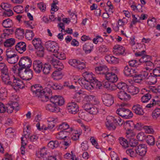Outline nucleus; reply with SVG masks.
<instances>
[{"instance_id": "nucleus-11", "label": "nucleus", "mask_w": 160, "mask_h": 160, "mask_svg": "<svg viewBox=\"0 0 160 160\" xmlns=\"http://www.w3.org/2000/svg\"><path fill=\"white\" fill-rule=\"evenodd\" d=\"M117 96L121 100L125 102L129 101L131 98L130 95L128 94L124 91H121L118 92L117 94Z\"/></svg>"}, {"instance_id": "nucleus-45", "label": "nucleus", "mask_w": 160, "mask_h": 160, "mask_svg": "<svg viewBox=\"0 0 160 160\" xmlns=\"http://www.w3.org/2000/svg\"><path fill=\"white\" fill-rule=\"evenodd\" d=\"M34 34L32 31L28 29L26 30L25 36L26 38L28 40H31L34 36Z\"/></svg>"}, {"instance_id": "nucleus-14", "label": "nucleus", "mask_w": 160, "mask_h": 160, "mask_svg": "<svg viewBox=\"0 0 160 160\" xmlns=\"http://www.w3.org/2000/svg\"><path fill=\"white\" fill-rule=\"evenodd\" d=\"M137 69H134L129 67L128 65L126 66L123 70L124 75L127 77H132L134 76L135 73L137 71Z\"/></svg>"}, {"instance_id": "nucleus-8", "label": "nucleus", "mask_w": 160, "mask_h": 160, "mask_svg": "<svg viewBox=\"0 0 160 160\" xmlns=\"http://www.w3.org/2000/svg\"><path fill=\"white\" fill-rule=\"evenodd\" d=\"M102 101L104 104L108 107L111 106L114 102L113 97L111 95L106 94L104 95Z\"/></svg>"}, {"instance_id": "nucleus-46", "label": "nucleus", "mask_w": 160, "mask_h": 160, "mask_svg": "<svg viewBox=\"0 0 160 160\" xmlns=\"http://www.w3.org/2000/svg\"><path fill=\"white\" fill-rule=\"evenodd\" d=\"M151 98V95L149 92L144 95L141 98V100L143 103L148 102Z\"/></svg>"}, {"instance_id": "nucleus-21", "label": "nucleus", "mask_w": 160, "mask_h": 160, "mask_svg": "<svg viewBox=\"0 0 160 160\" xmlns=\"http://www.w3.org/2000/svg\"><path fill=\"white\" fill-rule=\"evenodd\" d=\"M37 156L39 158H42L44 160H47V153L44 147L41 149L40 150L36 153Z\"/></svg>"}, {"instance_id": "nucleus-33", "label": "nucleus", "mask_w": 160, "mask_h": 160, "mask_svg": "<svg viewBox=\"0 0 160 160\" xmlns=\"http://www.w3.org/2000/svg\"><path fill=\"white\" fill-rule=\"evenodd\" d=\"M15 42V39L11 38L6 39L4 42V44L5 47H11L14 44Z\"/></svg>"}, {"instance_id": "nucleus-5", "label": "nucleus", "mask_w": 160, "mask_h": 160, "mask_svg": "<svg viewBox=\"0 0 160 160\" xmlns=\"http://www.w3.org/2000/svg\"><path fill=\"white\" fill-rule=\"evenodd\" d=\"M6 59L8 63L14 64L18 62L19 57L13 50L8 49L6 50Z\"/></svg>"}, {"instance_id": "nucleus-50", "label": "nucleus", "mask_w": 160, "mask_h": 160, "mask_svg": "<svg viewBox=\"0 0 160 160\" xmlns=\"http://www.w3.org/2000/svg\"><path fill=\"white\" fill-rule=\"evenodd\" d=\"M135 75L133 76L132 77L134 78L135 82H141L142 80V78L141 74L138 73V70L137 69L136 72L135 73Z\"/></svg>"}, {"instance_id": "nucleus-27", "label": "nucleus", "mask_w": 160, "mask_h": 160, "mask_svg": "<svg viewBox=\"0 0 160 160\" xmlns=\"http://www.w3.org/2000/svg\"><path fill=\"white\" fill-rule=\"evenodd\" d=\"M124 127L126 131L132 130L134 129V123L132 121H127L124 122Z\"/></svg>"}, {"instance_id": "nucleus-47", "label": "nucleus", "mask_w": 160, "mask_h": 160, "mask_svg": "<svg viewBox=\"0 0 160 160\" xmlns=\"http://www.w3.org/2000/svg\"><path fill=\"white\" fill-rule=\"evenodd\" d=\"M92 86L93 88H100L102 86L101 82L98 81L96 79L95 80L93 81V82H92Z\"/></svg>"}, {"instance_id": "nucleus-54", "label": "nucleus", "mask_w": 160, "mask_h": 160, "mask_svg": "<svg viewBox=\"0 0 160 160\" xmlns=\"http://www.w3.org/2000/svg\"><path fill=\"white\" fill-rule=\"evenodd\" d=\"M54 42L51 41H48L45 42V46L49 52L50 51L52 46H53Z\"/></svg>"}, {"instance_id": "nucleus-49", "label": "nucleus", "mask_w": 160, "mask_h": 160, "mask_svg": "<svg viewBox=\"0 0 160 160\" xmlns=\"http://www.w3.org/2000/svg\"><path fill=\"white\" fill-rule=\"evenodd\" d=\"M128 87V85L126 83L122 82L118 83L117 85V88L121 89L122 91H124L125 90L127 89Z\"/></svg>"}, {"instance_id": "nucleus-62", "label": "nucleus", "mask_w": 160, "mask_h": 160, "mask_svg": "<svg viewBox=\"0 0 160 160\" xmlns=\"http://www.w3.org/2000/svg\"><path fill=\"white\" fill-rule=\"evenodd\" d=\"M149 73L147 71H142L141 72V76L142 78L143 79H148V78L149 76Z\"/></svg>"}, {"instance_id": "nucleus-39", "label": "nucleus", "mask_w": 160, "mask_h": 160, "mask_svg": "<svg viewBox=\"0 0 160 160\" xmlns=\"http://www.w3.org/2000/svg\"><path fill=\"white\" fill-rule=\"evenodd\" d=\"M15 28L11 29H6L3 30V33H2L3 35L2 36L5 37L6 38H8V36L10 34H12L14 32Z\"/></svg>"}, {"instance_id": "nucleus-56", "label": "nucleus", "mask_w": 160, "mask_h": 160, "mask_svg": "<svg viewBox=\"0 0 160 160\" xmlns=\"http://www.w3.org/2000/svg\"><path fill=\"white\" fill-rule=\"evenodd\" d=\"M113 122L115 123H117L119 126H122L124 123L123 120L121 119L118 116H115L114 118Z\"/></svg>"}, {"instance_id": "nucleus-22", "label": "nucleus", "mask_w": 160, "mask_h": 160, "mask_svg": "<svg viewBox=\"0 0 160 160\" xmlns=\"http://www.w3.org/2000/svg\"><path fill=\"white\" fill-rule=\"evenodd\" d=\"M132 109L136 114L139 115H142L144 113L142 108L139 104L134 105L132 107Z\"/></svg>"}, {"instance_id": "nucleus-57", "label": "nucleus", "mask_w": 160, "mask_h": 160, "mask_svg": "<svg viewBox=\"0 0 160 160\" xmlns=\"http://www.w3.org/2000/svg\"><path fill=\"white\" fill-rule=\"evenodd\" d=\"M13 10L17 13H22L23 10V7L21 5H18L13 8Z\"/></svg>"}, {"instance_id": "nucleus-1", "label": "nucleus", "mask_w": 160, "mask_h": 160, "mask_svg": "<svg viewBox=\"0 0 160 160\" xmlns=\"http://www.w3.org/2000/svg\"><path fill=\"white\" fill-rule=\"evenodd\" d=\"M31 90L33 96L40 98L42 101L46 102L48 100L49 96L48 94H50L51 92L50 90H49V93L48 92H45L44 90L41 89L39 84H35L31 86Z\"/></svg>"}, {"instance_id": "nucleus-4", "label": "nucleus", "mask_w": 160, "mask_h": 160, "mask_svg": "<svg viewBox=\"0 0 160 160\" xmlns=\"http://www.w3.org/2000/svg\"><path fill=\"white\" fill-rule=\"evenodd\" d=\"M127 104L123 103L121 104L122 107L118 109L116 112L119 116L126 119L132 118L133 115L132 112L129 109L124 107Z\"/></svg>"}, {"instance_id": "nucleus-6", "label": "nucleus", "mask_w": 160, "mask_h": 160, "mask_svg": "<svg viewBox=\"0 0 160 160\" xmlns=\"http://www.w3.org/2000/svg\"><path fill=\"white\" fill-rule=\"evenodd\" d=\"M32 64V61L30 58L28 56L22 57L18 62L19 67L18 69L30 68Z\"/></svg>"}, {"instance_id": "nucleus-20", "label": "nucleus", "mask_w": 160, "mask_h": 160, "mask_svg": "<svg viewBox=\"0 0 160 160\" xmlns=\"http://www.w3.org/2000/svg\"><path fill=\"white\" fill-rule=\"evenodd\" d=\"M105 59L109 63L114 64L118 63L119 59L118 58H116L112 55H109L105 57Z\"/></svg>"}, {"instance_id": "nucleus-3", "label": "nucleus", "mask_w": 160, "mask_h": 160, "mask_svg": "<svg viewBox=\"0 0 160 160\" xmlns=\"http://www.w3.org/2000/svg\"><path fill=\"white\" fill-rule=\"evenodd\" d=\"M18 74L23 80H29L33 77L32 71L30 68L18 69Z\"/></svg>"}, {"instance_id": "nucleus-34", "label": "nucleus", "mask_w": 160, "mask_h": 160, "mask_svg": "<svg viewBox=\"0 0 160 160\" xmlns=\"http://www.w3.org/2000/svg\"><path fill=\"white\" fill-rule=\"evenodd\" d=\"M119 140L120 144L123 148H126L129 147L128 141L127 140L122 137H120L119 138Z\"/></svg>"}, {"instance_id": "nucleus-63", "label": "nucleus", "mask_w": 160, "mask_h": 160, "mask_svg": "<svg viewBox=\"0 0 160 160\" xmlns=\"http://www.w3.org/2000/svg\"><path fill=\"white\" fill-rule=\"evenodd\" d=\"M54 44H53V46H52L50 52L53 53L57 52L59 49V47L56 42H54Z\"/></svg>"}, {"instance_id": "nucleus-40", "label": "nucleus", "mask_w": 160, "mask_h": 160, "mask_svg": "<svg viewBox=\"0 0 160 160\" xmlns=\"http://www.w3.org/2000/svg\"><path fill=\"white\" fill-rule=\"evenodd\" d=\"M69 125L67 123L64 122L59 125L58 130H61V131L67 130V131H68L69 129L71 128H69Z\"/></svg>"}, {"instance_id": "nucleus-28", "label": "nucleus", "mask_w": 160, "mask_h": 160, "mask_svg": "<svg viewBox=\"0 0 160 160\" xmlns=\"http://www.w3.org/2000/svg\"><path fill=\"white\" fill-rule=\"evenodd\" d=\"M127 89L128 92L133 95L137 94L139 92L138 88L132 85L128 87Z\"/></svg>"}, {"instance_id": "nucleus-26", "label": "nucleus", "mask_w": 160, "mask_h": 160, "mask_svg": "<svg viewBox=\"0 0 160 160\" xmlns=\"http://www.w3.org/2000/svg\"><path fill=\"white\" fill-rule=\"evenodd\" d=\"M46 109L49 111L57 113L59 111V108L55 107L54 104L52 105L51 104H48L46 105Z\"/></svg>"}, {"instance_id": "nucleus-12", "label": "nucleus", "mask_w": 160, "mask_h": 160, "mask_svg": "<svg viewBox=\"0 0 160 160\" xmlns=\"http://www.w3.org/2000/svg\"><path fill=\"white\" fill-rule=\"evenodd\" d=\"M32 66L35 71L39 73L41 72L42 69L43 64L41 61L36 60L33 62Z\"/></svg>"}, {"instance_id": "nucleus-9", "label": "nucleus", "mask_w": 160, "mask_h": 160, "mask_svg": "<svg viewBox=\"0 0 160 160\" xmlns=\"http://www.w3.org/2000/svg\"><path fill=\"white\" fill-rule=\"evenodd\" d=\"M83 76L84 78H80L79 79V83L80 81H87L89 82H92L93 81L96 79L94 76L91 73H89V72H86L83 73Z\"/></svg>"}, {"instance_id": "nucleus-43", "label": "nucleus", "mask_w": 160, "mask_h": 160, "mask_svg": "<svg viewBox=\"0 0 160 160\" xmlns=\"http://www.w3.org/2000/svg\"><path fill=\"white\" fill-rule=\"evenodd\" d=\"M42 71L45 74H48L49 73L51 69V65L49 64H45L43 65Z\"/></svg>"}, {"instance_id": "nucleus-10", "label": "nucleus", "mask_w": 160, "mask_h": 160, "mask_svg": "<svg viewBox=\"0 0 160 160\" xmlns=\"http://www.w3.org/2000/svg\"><path fill=\"white\" fill-rule=\"evenodd\" d=\"M67 109L68 112L72 114H75L79 111L78 105L74 102L68 103Z\"/></svg>"}, {"instance_id": "nucleus-29", "label": "nucleus", "mask_w": 160, "mask_h": 160, "mask_svg": "<svg viewBox=\"0 0 160 160\" xmlns=\"http://www.w3.org/2000/svg\"><path fill=\"white\" fill-rule=\"evenodd\" d=\"M3 27L5 28H9L13 26V23L12 20L10 18L4 20L2 23Z\"/></svg>"}, {"instance_id": "nucleus-44", "label": "nucleus", "mask_w": 160, "mask_h": 160, "mask_svg": "<svg viewBox=\"0 0 160 160\" xmlns=\"http://www.w3.org/2000/svg\"><path fill=\"white\" fill-rule=\"evenodd\" d=\"M48 145L50 148L53 149L59 146V143L57 141H52L49 142Z\"/></svg>"}, {"instance_id": "nucleus-41", "label": "nucleus", "mask_w": 160, "mask_h": 160, "mask_svg": "<svg viewBox=\"0 0 160 160\" xmlns=\"http://www.w3.org/2000/svg\"><path fill=\"white\" fill-rule=\"evenodd\" d=\"M126 137L128 140L134 138L136 135V133L132 130H127L126 132Z\"/></svg>"}, {"instance_id": "nucleus-24", "label": "nucleus", "mask_w": 160, "mask_h": 160, "mask_svg": "<svg viewBox=\"0 0 160 160\" xmlns=\"http://www.w3.org/2000/svg\"><path fill=\"white\" fill-rule=\"evenodd\" d=\"M61 71L56 70L52 73V77L54 80H58L62 78L63 75Z\"/></svg>"}, {"instance_id": "nucleus-2", "label": "nucleus", "mask_w": 160, "mask_h": 160, "mask_svg": "<svg viewBox=\"0 0 160 160\" xmlns=\"http://www.w3.org/2000/svg\"><path fill=\"white\" fill-rule=\"evenodd\" d=\"M1 77L2 81L7 84H11L12 83L10 81V78L8 69L4 63H0Z\"/></svg>"}, {"instance_id": "nucleus-36", "label": "nucleus", "mask_w": 160, "mask_h": 160, "mask_svg": "<svg viewBox=\"0 0 160 160\" xmlns=\"http://www.w3.org/2000/svg\"><path fill=\"white\" fill-rule=\"evenodd\" d=\"M36 49H37L36 52L37 55L40 57H43L45 53L44 48L42 46Z\"/></svg>"}, {"instance_id": "nucleus-37", "label": "nucleus", "mask_w": 160, "mask_h": 160, "mask_svg": "<svg viewBox=\"0 0 160 160\" xmlns=\"http://www.w3.org/2000/svg\"><path fill=\"white\" fill-rule=\"evenodd\" d=\"M157 77L153 75L152 73H150L149 76L148 78L149 83L150 85L154 84L157 82Z\"/></svg>"}, {"instance_id": "nucleus-30", "label": "nucleus", "mask_w": 160, "mask_h": 160, "mask_svg": "<svg viewBox=\"0 0 160 160\" xmlns=\"http://www.w3.org/2000/svg\"><path fill=\"white\" fill-rule=\"evenodd\" d=\"M112 82L110 83L109 82H106L104 85V87L110 90H114L117 89V86H116L114 83Z\"/></svg>"}, {"instance_id": "nucleus-7", "label": "nucleus", "mask_w": 160, "mask_h": 160, "mask_svg": "<svg viewBox=\"0 0 160 160\" xmlns=\"http://www.w3.org/2000/svg\"><path fill=\"white\" fill-rule=\"evenodd\" d=\"M49 61L57 70H61L64 68L62 63L55 58H49Z\"/></svg>"}, {"instance_id": "nucleus-17", "label": "nucleus", "mask_w": 160, "mask_h": 160, "mask_svg": "<svg viewBox=\"0 0 160 160\" xmlns=\"http://www.w3.org/2000/svg\"><path fill=\"white\" fill-rule=\"evenodd\" d=\"M138 155L144 156L147 152V147L146 145L142 144L138 145L136 148Z\"/></svg>"}, {"instance_id": "nucleus-25", "label": "nucleus", "mask_w": 160, "mask_h": 160, "mask_svg": "<svg viewBox=\"0 0 160 160\" xmlns=\"http://www.w3.org/2000/svg\"><path fill=\"white\" fill-rule=\"evenodd\" d=\"M127 154L131 157H135L138 155L136 148H132L126 150Z\"/></svg>"}, {"instance_id": "nucleus-61", "label": "nucleus", "mask_w": 160, "mask_h": 160, "mask_svg": "<svg viewBox=\"0 0 160 160\" xmlns=\"http://www.w3.org/2000/svg\"><path fill=\"white\" fill-rule=\"evenodd\" d=\"M0 6L5 11H8V10L11 9L10 5L7 3H2Z\"/></svg>"}, {"instance_id": "nucleus-55", "label": "nucleus", "mask_w": 160, "mask_h": 160, "mask_svg": "<svg viewBox=\"0 0 160 160\" xmlns=\"http://www.w3.org/2000/svg\"><path fill=\"white\" fill-rule=\"evenodd\" d=\"M78 62L79 63V61L76 59H71L68 61V63L75 68H76V67L77 66Z\"/></svg>"}, {"instance_id": "nucleus-53", "label": "nucleus", "mask_w": 160, "mask_h": 160, "mask_svg": "<svg viewBox=\"0 0 160 160\" xmlns=\"http://www.w3.org/2000/svg\"><path fill=\"white\" fill-rule=\"evenodd\" d=\"M83 93V92L81 91L77 92L73 97L75 101L79 102L81 99V96L82 95Z\"/></svg>"}, {"instance_id": "nucleus-42", "label": "nucleus", "mask_w": 160, "mask_h": 160, "mask_svg": "<svg viewBox=\"0 0 160 160\" xmlns=\"http://www.w3.org/2000/svg\"><path fill=\"white\" fill-rule=\"evenodd\" d=\"M129 145L133 148H136L138 146V142L135 138L128 140Z\"/></svg>"}, {"instance_id": "nucleus-60", "label": "nucleus", "mask_w": 160, "mask_h": 160, "mask_svg": "<svg viewBox=\"0 0 160 160\" xmlns=\"http://www.w3.org/2000/svg\"><path fill=\"white\" fill-rule=\"evenodd\" d=\"M152 74L155 76L158 77L160 76V68L158 67L153 70Z\"/></svg>"}, {"instance_id": "nucleus-52", "label": "nucleus", "mask_w": 160, "mask_h": 160, "mask_svg": "<svg viewBox=\"0 0 160 160\" xmlns=\"http://www.w3.org/2000/svg\"><path fill=\"white\" fill-rule=\"evenodd\" d=\"M107 121L106 123V125L108 128L110 130H114L115 128V127L113 125V124L112 122L111 121L107 119Z\"/></svg>"}, {"instance_id": "nucleus-13", "label": "nucleus", "mask_w": 160, "mask_h": 160, "mask_svg": "<svg viewBox=\"0 0 160 160\" xmlns=\"http://www.w3.org/2000/svg\"><path fill=\"white\" fill-rule=\"evenodd\" d=\"M95 71L98 74L104 75V76L108 72V69L105 65H101L95 68Z\"/></svg>"}, {"instance_id": "nucleus-31", "label": "nucleus", "mask_w": 160, "mask_h": 160, "mask_svg": "<svg viewBox=\"0 0 160 160\" xmlns=\"http://www.w3.org/2000/svg\"><path fill=\"white\" fill-rule=\"evenodd\" d=\"M15 34L17 38H23L24 35V31L23 29L18 28L15 31Z\"/></svg>"}, {"instance_id": "nucleus-59", "label": "nucleus", "mask_w": 160, "mask_h": 160, "mask_svg": "<svg viewBox=\"0 0 160 160\" xmlns=\"http://www.w3.org/2000/svg\"><path fill=\"white\" fill-rule=\"evenodd\" d=\"M152 115L153 118L156 119L158 117L160 116V109H155L152 112Z\"/></svg>"}, {"instance_id": "nucleus-58", "label": "nucleus", "mask_w": 160, "mask_h": 160, "mask_svg": "<svg viewBox=\"0 0 160 160\" xmlns=\"http://www.w3.org/2000/svg\"><path fill=\"white\" fill-rule=\"evenodd\" d=\"M60 96L55 95L53 97H51L50 102L54 105L58 104Z\"/></svg>"}, {"instance_id": "nucleus-18", "label": "nucleus", "mask_w": 160, "mask_h": 160, "mask_svg": "<svg viewBox=\"0 0 160 160\" xmlns=\"http://www.w3.org/2000/svg\"><path fill=\"white\" fill-rule=\"evenodd\" d=\"M105 77L106 80L111 82H116L118 79L117 76L112 72H108L105 75Z\"/></svg>"}, {"instance_id": "nucleus-23", "label": "nucleus", "mask_w": 160, "mask_h": 160, "mask_svg": "<svg viewBox=\"0 0 160 160\" xmlns=\"http://www.w3.org/2000/svg\"><path fill=\"white\" fill-rule=\"evenodd\" d=\"M93 46L92 42L86 43L83 46V50L86 54L90 53L93 48Z\"/></svg>"}, {"instance_id": "nucleus-16", "label": "nucleus", "mask_w": 160, "mask_h": 160, "mask_svg": "<svg viewBox=\"0 0 160 160\" xmlns=\"http://www.w3.org/2000/svg\"><path fill=\"white\" fill-rule=\"evenodd\" d=\"M16 50L19 53L22 54L26 50V44L23 42H18L15 46Z\"/></svg>"}, {"instance_id": "nucleus-38", "label": "nucleus", "mask_w": 160, "mask_h": 160, "mask_svg": "<svg viewBox=\"0 0 160 160\" xmlns=\"http://www.w3.org/2000/svg\"><path fill=\"white\" fill-rule=\"evenodd\" d=\"M32 42L35 48L42 46L41 40L39 38H35L32 40Z\"/></svg>"}, {"instance_id": "nucleus-51", "label": "nucleus", "mask_w": 160, "mask_h": 160, "mask_svg": "<svg viewBox=\"0 0 160 160\" xmlns=\"http://www.w3.org/2000/svg\"><path fill=\"white\" fill-rule=\"evenodd\" d=\"M147 23L151 28H153L156 26L157 24L156 19L154 18L151 19H149L148 20Z\"/></svg>"}, {"instance_id": "nucleus-32", "label": "nucleus", "mask_w": 160, "mask_h": 160, "mask_svg": "<svg viewBox=\"0 0 160 160\" xmlns=\"http://www.w3.org/2000/svg\"><path fill=\"white\" fill-rule=\"evenodd\" d=\"M16 96H15V98L13 99L12 98V101H10L8 102V104L11 105L12 106V107L14 109L15 108L16 110H18V109L17 108L19 106L18 103V100H17L18 97Z\"/></svg>"}, {"instance_id": "nucleus-48", "label": "nucleus", "mask_w": 160, "mask_h": 160, "mask_svg": "<svg viewBox=\"0 0 160 160\" xmlns=\"http://www.w3.org/2000/svg\"><path fill=\"white\" fill-rule=\"evenodd\" d=\"M81 83L84 85L85 88L88 90H91L92 88V82H89L87 81H80Z\"/></svg>"}, {"instance_id": "nucleus-64", "label": "nucleus", "mask_w": 160, "mask_h": 160, "mask_svg": "<svg viewBox=\"0 0 160 160\" xmlns=\"http://www.w3.org/2000/svg\"><path fill=\"white\" fill-rule=\"evenodd\" d=\"M137 138L139 141H142L146 138L145 135L142 132L138 133L137 136Z\"/></svg>"}, {"instance_id": "nucleus-15", "label": "nucleus", "mask_w": 160, "mask_h": 160, "mask_svg": "<svg viewBox=\"0 0 160 160\" xmlns=\"http://www.w3.org/2000/svg\"><path fill=\"white\" fill-rule=\"evenodd\" d=\"M125 50V49L124 47L117 45L114 47L112 52L115 55H120L124 54Z\"/></svg>"}, {"instance_id": "nucleus-19", "label": "nucleus", "mask_w": 160, "mask_h": 160, "mask_svg": "<svg viewBox=\"0 0 160 160\" xmlns=\"http://www.w3.org/2000/svg\"><path fill=\"white\" fill-rule=\"evenodd\" d=\"M72 131V128L69 129L68 131L62 130L60 131L56 135V138L58 139H63L67 137V135Z\"/></svg>"}, {"instance_id": "nucleus-35", "label": "nucleus", "mask_w": 160, "mask_h": 160, "mask_svg": "<svg viewBox=\"0 0 160 160\" xmlns=\"http://www.w3.org/2000/svg\"><path fill=\"white\" fill-rule=\"evenodd\" d=\"M146 141L148 144L150 146H153L155 143V138L152 136H147Z\"/></svg>"}]
</instances>
